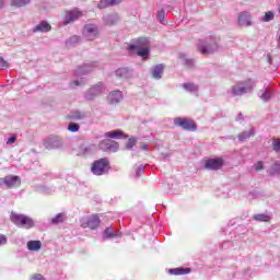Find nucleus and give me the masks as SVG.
Returning a JSON list of instances; mask_svg holds the SVG:
<instances>
[{
    "label": "nucleus",
    "mask_w": 280,
    "mask_h": 280,
    "mask_svg": "<svg viewBox=\"0 0 280 280\" xmlns=\"http://www.w3.org/2000/svg\"><path fill=\"white\" fill-rule=\"evenodd\" d=\"M105 136H106L108 139H117V137H121V131H119V130H113V131H109V132L105 133Z\"/></svg>",
    "instance_id": "nucleus-29"
},
{
    "label": "nucleus",
    "mask_w": 280,
    "mask_h": 280,
    "mask_svg": "<svg viewBox=\"0 0 280 280\" xmlns=\"http://www.w3.org/2000/svg\"><path fill=\"white\" fill-rule=\"evenodd\" d=\"M4 0H0V10L3 8Z\"/></svg>",
    "instance_id": "nucleus-48"
},
{
    "label": "nucleus",
    "mask_w": 280,
    "mask_h": 280,
    "mask_svg": "<svg viewBox=\"0 0 280 280\" xmlns=\"http://www.w3.org/2000/svg\"><path fill=\"white\" fill-rule=\"evenodd\" d=\"M81 16H82V11L78 9L66 11L62 14L63 25H69V23H73L74 21H78V19H81Z\"/></svg>",
    "instance_id": "nucleus-7"
},
{
    "label": "nucleus",
    "mask_w": 280,
    "mask_h": 280,
    "mask_svg": "<svg viewBox=\"0 0 280 280\" xmlns=\"http://www.w3.org/2000/svg\"><path fill=\"white\" fill-rule=\"evenodd\" d=\"M269 174L271 176H275V174H280V162L279 161L273 163V165L269 170Z\"/></svg>",
    "instance_id": "nucleus-28"
},
{
    "label": "nucleus",
    "mask_w": 280,
    "mask_h": 280,
    "mask_svg": "<svg viewBox=\"0 0 280 280\" xmlns=\"http://www.w3.org/2000/svg\"><path fill=\"white\" fill-rule=\"evenodd\" d=\"M67 215L65 213H58L55 218L51 219V224H60L65 222Z\"/></svg>",
    "instance_id": "nucleus-27"
},
{
    "label": "nucleus",
    "mask_w": 280,
    "mask_h": 280,
    "mask_svg": "<svg viewBox=\"0 0 280 280\" xmlns=\"http://www.w3.org/2000/svg\"><path fill=\"white\" fill-rule=\"evenodd\" d=\"M112 237H115V233H113V230H110V228H106L104 231V238L110 240Z\"/></svg>",
    "instance_id": "nucleus-32"
},
{
    "label": "nucleus",
    "mask_w": 280,
    "mask_h": 280,
    "mask_svg": "<svg viewBox=\"0 0 280 280\" xmlns=\"http://www.w3.org/2000/svg\"><path fill=\"white\" fill-rule=\"evenodd\" d=\"M255 172H261V170H264V162L262 161H258L255 165Z\"/></svg>",
    "instance_id": "nucleus-37"
},
{
    "label": "nucleus",
    "mask_w": 280,
    "mask_h": 280,
    "mask_svg": "<svg viewBox=\"0 0 280 280\" xmlns=\"http://www.w3.org/2000/svg\"><path fill=\"white\" fill-rule=\"evenodd\" d=\"M128 49L129 51H135V49H138L137 54L142 58H145V56H150L148 39L143 37L138 38L133 44L129 45Z\"/></svg>",
    "instance_id": "nucleus-2"
},
{
    "label": "nucleus",
    "mask_w": 280,
    "mask_h": 280,
    "mask_svg": "<svg viewBox=\"0 0 280 280\" xmlns=\"http://www.w3.org/2000/svg\"><path fill=\"white\" fill-rule=\"evenodd\" d=\"M83 34L85 38H88V40H95V38H97L100 33L97 31V26L93 24H88L83 28Z\"/></svg>",
    "instance_id": "nucleus-12"
},
{
    "label": "nucleus",
    "mask_w": 280,
    "mask_h": 280,
    "mask_svg": "<svg viewBox=\"0 0 280 280\" xmlns=\"http://www.w3.org/2000/svg\"><path fill=\"white\" fill-rule=\"evenodd\" d=\"M253 220H256V222H270L271 218L268 214H255Z\"/></svg>",
    "instance_id": "nucleus-26"
},
{
    "label": "nucleus",
    "mask_w": 280,
    "mask_h": 280,
    "mask_svg": "<svg viewBox=\"0 0 280 280\" xmlns=\"http://www.w3.org/2000/svg\"><path fill=\"white\" fill-rule=\"evenodd\" d=\"M3 185H5V177L4 178H0V187H3Z\"/></svg>",
    "instance_id": "nucleus-45"
},
{
    "label": "nucleus",
    "mask_w": 280,
    "mask_h": 280,
    "mask_svg": "<svg viewBox=\"0 0 280 280\" xmlns=\"http://www.w3.org/2000/svg\"><path fill=\"white\" fill-rule=\"evenodd\" d=\"M11 222L21 229H33L34 226V219L25 214H11Z\"/></svg>",
    "instance_id": "nucleus-3"
},
{
    "label": "nucleus",
    "mask_w": 280,
    "mask_h": 280,
    "mask_svg": "<svg viewBox=\"0 0 280 280\" xmlns=\"http://www.w3.org/2000/svg\"><path fill=\"white\" fill-rule=\"evenodd\" d=\"M32 0H12L11 1V8H24V5H27Z\"/></svg>",
    "instance_id": "nucleus-23"
},
{
    "label": "nucleus",
    "mask_w": 280,
    "mask_h": 280,
    "mask_svg": "<svg viewBox=\"0 0 280 280\" xmlns=\"http://www.w3.org/2000/svg\"><path fill=\"white\" fill-rule=\"evenodd\" d=\"M124 100V94L121 91H114L109 94L110 104H119L120 101Z\"/></svg>",
    "instance_id": "nucleus-18"
},
{
    "label": "nucleus",
    "mask_w": 280,
    "mask_h": 280,
    "mask_svg": "<svg viewBox=\"0 0 280 280\" xmlns=\"http://www.w3.org/2000/svg\"><path fill=\"white\" fill-rule=\"evenodd\" d=\"M267 60H268L269 65H272V57L270 55H267Z\"/></svg>",
    "instance_id": "nucleus-46"
},
{
    "label": "nucleus",
    "mask_w": 280,
    "mask_h": 280,
    "mask_svg": "<svg viewBox=\"0 0 280 280\" xmlns=\"http://www.w3.org/2000/svg\"><path fill=\"white\" fill-rule=\"evenodd\" d=\"M95 95H102V86L95 85L89 90L88 100H93Z\"/></svg>",
    "instance_id": "nucleus-21"
},
{
    "label": "nucleus",
    "mask_w": 280,
    "mask_h": 280,
    "mask_svg": "<svg viewBox=\"0 0 280 280\" xmlns=\"http://www.w3.org/2000/svg\"><path fill=\"white\" fill-rule=\"evenodd\" d=\"M142 150H148V145L147 144H142Z\"/></svg>",
    "instance_id": "nucleus-50"
},
{
    "label": "nucleus",
    "mask_w": 280,
    "mask_h": 280,
    "mask_svg": "<svg viewBox=\"0 0 280 280\" xmlns=\"http://www.w3.org/2000/svg\"><path fill=\"white\" fill-rule=\"evenodd\" d=\"M213 47L207 46L203 44L198 45V51L202 54V56H209V54H213Z\"/></svg>",
    "instance_id": "nucleus-20"
},
{
    "label": "nucleus",
    "mask_w": 280,
    "mask_h": 280,
    "mask_svg": "<svg viewBox=\"0 0 280 280\" xmlns=\"http://www.w3.org/2000/svg\"><path fill=\"white\" fill-rule=\"evenodd\" d=\"M247 91H253V81L250 79L245 81L242 86H233L232 95H244Z\"/></svg>",
    "instance_id": "nucleus-10"
},
{
    "label": "nucleus",
    "mask_w": 280,
    "mask_h": 280,
    "mask_svg": "<svg viewBox=\"0 0 280 280\" xmlns=\"http://www.w3.org/2000/svg\"><path fill=\"white\" fill-rule=\"evenodd\" d=\"M8 144H12V143H16V136H12L9 138V140L7 141Z\"/></svg>",
    "instance_id": "nucleus-42"
},
{
    "label": "nucleus",
    "mask_w": 280,
    "mask_h": 280,
    "mask_svg": "<svg viewBox=\"0 0 280 280\" xmlns=\"http://www.w3.org/2000/svg\"><path fill=\"white\" fill-rule=\"evenodd\" d=\"M4 185L8 189H14V187H21V177L8 175L4 177Z\"/></svg>",
    "instance_id": "nucleus-13"
},
{
    "label": "nucleus",
    "mask_w": 280,
    "mask_h": 280,
    "mask_svg": "<svg viewBox=\"0 0 280 280\" xmlns=\"http://www.w3.org/2000/svg\"><path fill=\"white\" fill-rule=\"evenodd\" d=\"M135 145H137V139L135 138L129 139L127 142V148L131 149V148H135Z\"/></svg>",
    "instance_id": "nucleus-38"
},
{
    "label": "nucleus",
    "mask_w": 280,
    "mask_h": 280,
    "mask_svg": "<svg viewBox=\"0 0 280 280\" xmlns=\"http://www.w3.org/2000/svg\"><path fill=\"white\" fill-rule=\"evenodd\" d=\"M72 40H80V37L79 36H73Z\"/></svg>",
    "instance_id": "nucleus-49"
},
{
    "label": "nucleus",
    "mask_w": 280,
    "mask_h": 280,
    "mask_svg": "<svg viewBox=\"0 0 280 280\" xmlns=\"http://www.w3.org/2000/svg\"><path fill=\"white\" fill-rule=\"evenodd\" d=\"M165 67L163 66V63L156 65L151 72L152 78H154V80H161V78H163V71H164Z\"/></svg>",
    "instance_id": "nucleus-16"
},
{
    "label": "nucleus",
    "mask_w": 280,
    "mask_h": 280,
    "mask_svg": "<svg viewBox=\"0 0 280 280\" xmlns=\"http://www.w3.org/2000/svg\"><path fill=\"white\" fill-rule=\"evenodd\" d=\"M81 16H82V11L78 9L66 11L62 14L63 25H69V23H73L74 21H78V19H81Z\"/></svg>",
    "instance_id": "nucleus-6"
},
{
    "label": "nucleus",
    "mask_w": 280,
    "mask_h": 280,
    "mask_svg": "<svg viewBox=\"0 0 280 280\" xmlns=\"http://www.w3.org/2000/svg\"><path fill=\"white\" fill-rule=\"evenodd\" d=\"M44 147L46 150H58V148H62V140L57 136H50L44 140Z\"/></svg>",
    "instance_id": "nucleus-9"
},
{
    "label": "nucleus",
    "mask_w": 280,
    "mask_h": 280,
    "mask_svg": "<svg viewBox=\"0 0 280 280\" xmlns=\"http://www.w3.org/2000/svg\"><path fill=\"white\" fill-rule=\"evenodd\" d=\"M237 137L240 141H246V139H250V137H255V132L253 130L244 131L240 133Z\"/></svg>",
    "instance_id": "nucleus-25"
},
{
    "label": "nucleus",
    "mask_w": 280,
    "mask_h": 280,
    "mask_svg": "<svg viewBox=\"0 0 280 280\" xmlns=\"http://www.w3.org/2000/svg\"><path fill=\"white\" fill-rule=\"evenodd\" d=\"M121 3V0H101L97 4V8L104 9V8H110L113 5H119Z\"/></svg>",
    "instance_id": "nucleus-19"
},
{
    "label": "nucleus",
    "mask_w": 280,
    "mask_h": 280,
    "mask_svg": "<svg viewBox=\"0 0 280 280\" xmlns=\"http://www.w3.org/2000/svg\"><path fill=\"white\" fill-rule=\"evenodd\" d=\"M4 244H8V237H5L3 234H0V246H4Z\"/></svg>",
    "instance_id": "nucleus-40"
},
{
    "label": "nucleus",
    "mask_w": 280,
    "mask_h": 280,
    "mask_svg": "<svg viewBox=\"0 0 280 280\" xmlns=\"http://www.w3.org/2000/svg\"><path fill=\"white\" fill-rule=\"evenodd\" d=\"M183 86L186 91H189L190 93H192V91H198V86L194 83H185Z\"/></svg>",
    "instance_id": "nucleus-30"
},
{
    "label": "nucleus",
    "mask_w": 280,
    "mask_h": 280,
    "mask_svg": "<svg viewBox=\"0 0 280 280\" xmlns=\"http://www.w3.org/2000/svg\"><path fill=\"white\" fill-rule=\"evenodd\" d=\"M28 250H40L43 248V243L40 241H30L27 243Z\"/></svg>",
    "instance_id": "nucleus-22"
},
{
    "label": "nucleus",
    "mask_w": 280,
    "mask_h": 280,
    "mask_svg": "<svg viewBox=\"0 0 280 280\" xmlns=\"http://www.w3.org/2000/svg\"><path fill=\"white\" fill-rule=\"evenodd\" d=\"M175 126H179V128H183L184 130H187L188 132H196L198 129V126L196 125V121L191 118H182L177 117L174 119Z\"/></svg>",
    "instance_id": "nucleus-4"
},
{
    "label": "nucleus",
    "mask_w": 280,
    "mask_h": 280,
    "mask_svg": "<svg viewBox=\"0 0 280 280\" xmlns=\"http://www.w3.org/2000/svg\"><path fill=\"white\" fill-rule=\"evenodd\" d=\"M275 19V13H272L271 11L267 12L265 14L264 21L268 22V21H272Z\"/></svg>",
    "instance_id": "nucleus-36"
},
{
    "label": "nucleus",
    "mask_w": 280,
    "mask_h": 280,
    "mask_svg": "<svg viewBox=\"0 0 280 280\" xmlns=\"http://www.w3.org/2000/svg\"><path fill=\"white\" fill-rule=\"evenodd\" d=\"M116 75L118 80H128L132 77V73L128 68H119L116 70Z\"/></svg>",
    "instance_id": "nucleus-17"
},
{
    "label": "nucleus",
    "mask_w": 280,
    "mask_h": 280,
    "mask_svg": "<svg viewBox=\"0 0 280 280\" xmlns=\"http://www.w3.org/2000/svg\"><path fill=\"white\" fill-rule=\"evenodd\" d=\"M223 165H224V159L222 158L210 159L205 162L206 170L218 171V170H222Z\"/></svg>",
    "instance_id": "nucleus-11"
},
{
    "label": "nucleus",
    "mask_w": 280,
    "mask_h": 280,
    "mask_svg": "<svg viewBox=\"0 0 280 280\" xmlns=\"http://www.w3.org/2000/svg\"><path fill=\"white\" fill-rule=\"evenodd\" d=\"M86 70L82 69V68H79L77 71H75V74L77 75H80V73L84 72Z\"/></svg>",
    "instance_id": "nucleus-44"
},
{
    "label": "nucleus",
    "mask_w": 280,
    "mask_h": 280,
    "mask_svg": "<svg viewBox=\"0 0 280 280\" xmlns=\"http://www.w3.org/2000/svg\"><path fill=\"white\" fill-rule=\"evenodd\" d=\"M100 217L97 214H92L81 220V226L82 229H91L92 231H95V229L100 226Z\"/></svg>",
    "instance_id": "nucleus-5"
},
{
    "label": "nucleus",
    "mask_w": 280,
    "mask_h": 280,
    "mask_svg": "<svg viewBox=\"0 0 280 280\" xmlns=\"http://www.w3.org/2000/svg\"><path fill=\"white\" fill-rule=\"evenodd\" d=\"M91 172L94 176H104L110 172V161L107 158L95 160L91 165Z\"/></svg>",
    "instance_id": "nucleus-1"
},
{
    "label": "nucleus",
    "mask_w": 280,
    "mask_h": 280,
    "mask_svg": "<svg viewBox=\"0 0 280 280\" xmlns=\"http://www.w3.org/2000/svg\"><path fill=\"white\" fill-rule=\"evenodd\" d=\"M31 280H45V277L40 273H35L31 277Z\"/></svg>",
    "instance_id": "nucleus-41"
},
{
    "label": "nucleus",
    "mask_w": 280,
    "mask_h": 280,
    "mask_svg": "<svg viewBox=\"0 0 280 280\" xmlns=\"http://www.w3.org/2000/svg\"><path fill=\"white\" fill-rule=\"evenodd\" d=\"M158 16H159V19H163V16H165V11L160 10V11L158 12Z\"/></svg>",
    "instance_id": "nucleus-43"
},
{
    "label": "nucleus",
    "mask_w": 280,
    "mask_h": 280,
    "mask_svg": "<svg viewBox=\"0 0 280 280\" xmlns=\"http://www.w3.org/2000/svg\"><path fill=\"white\" fill-rule=\"evenodd\" d=\"M72 84H74V86H80V81H73Z\"/></svg>",
    "instance_id": "nucleus-47"
},
{
    "label": "nucleus",
    "mask_w": 280,
    "mask_h": 280,
    "mask_svg": "<svg viewBox=\"0 0 280 280\" xmlns=\"http://www.w3.org/2000/svg\"><path fill=\"white\" fill-rule=\"evenodd\" d=\"M271 95H272V92H271L269 89H267V90L264 92V94L261 95V98H262L265 102H268V100H270Z\"/></svg>",
    "instance_id": "nucleus-34"
},
{
    "label": "nucleus",
    "mask_w": 280,
    "mask_h": 280,
    "mask_svg": "<svg viewBox=\"0 0 280 280\" xmlns=\"http://www.w3.org/2000/svg\"><path fill=\"white\" fill-rule=\"evenodd\" d=\"M33 32H42V33L51 32V24L48 23L47 21H42L39 24H37L33 28Z\"/></svg>",
    "instance_id": "nucleus-15"
},
{
    "label": "nucleus",
    "mask_w": 280,
    "mask_h": 280,
    "mask_svg": "<svg viewBox=\"0 0 280 280\" xmlns=\"http://www.w3.org/2000/svg\"><path fill=\"white\" fill-rule=\"evenodd\" d=\"M272 145H273L275 152H280V140H275Z\"/></svg>",
    "instance_id": "nucleus-39"
},
{
    "label": "nucleus",
    "mask_w": 280,
    "mask_h": 280,
    "mask_svg": "<svg viewBox=\"0 0 280 280\" xmlns=\"http://www.w3.org/2000/svg\"><path fill=\"white\" fill-rule=\"evenodd\" d=\"M8 67H10V63L3 57H0V71H4Z\"/></svg>",
    "instance_id": "nucleus-33"
},
{
    "label": "nucleus",
    "mask_w": 280,
    "mask_h": 280,
    "mask_svg": "<svg viewBox=\"0 0 280 280\" xmlns=\"http://www.w3.org/2000/svg\"><path fill=\"white\" fill-rule=\"evenodd\" d=\"M100 150H103V152H117L119 150V143L114 140H102L98 143Z\"/></svg>",
    "instance_id": "nucleus-8"
},
{
    "label": "nucleus",
    "mask_w": 280,
    "mask_h": 280,
    "mask_svg": "<svg viewBox=\"0 0 280 280\" xmlns=\"http://www.w3.org/2000/svg\"><path fill=\"white\" fill-rule=\"evenodd\" d=\"M189 272H191L189 268H175L170 270L171 275H189Z\"/></svg>",
    "instance_id": "nucleus-24"
},
{
    "label": "nucleus",
    "mask_w": 280,
    "mask_h": 280,
    "mask_svg": "<svg viewBox=\"0 0 280 280\" xmlns=\"http://www.w3.org/2000/svg\"><path fill=\"white\" fill-rule=\"evenodd\" d=\"M238 24L243 27H250V25H253V23L250 22V13L241 12L238 14Z\"/></svg>",
    "instance_id": "nucleus-14"
},
{
    "label": "nucleus",
    "mask_w": 280,
    "mask_h": 280,
    "mask_svg": "<svg viewBox=\"0 0 280 280\" xmlns=\"http://www.w3.org/2000/svg\"><path fill=\"white\" fill-rule=\"evenodd\" d=\"M70 119H75V120L82 119V113H80V112H73V113L70 115Z\"/></svg>",
    "instance_id": "nucleus-35"
},
{
    "label": "nucleus",
    "mask_w": 280,
    "mask_h": 280,
    "mask_svg": "<svg viewBox=\"0 0 280 280\" xmlns=\"http://www.w3.org/2000/svg\"><path fill=\"white\" fill-rule=\"evenodd\" d=\"M68 130H69V132H78V130H80V125H78L75 122H70L68 125Z\"/></svg>",
    "instance_id": "nucleus-31"
}]
</instances>
